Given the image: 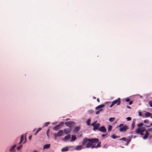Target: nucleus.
Listing matches in <instances>:
<instances>
[{"mask_svg":"<svg viewBox=\"0 0 152 152\" xmlns=\"http://www.w3.org/2000/svg\"><path fill=\"white\" fill-rule=\"evenodd\" d=\"M68 151V148L67 147H66L62 148L61 150L62 152L67 151Z\"/></svg>","mask_w":152,"mask_h":152,"instance_id":"18","label":"nucleus"},{"mask_svg":"<svg viewBox=\"0 0 152 152\" xmlns=\"http://www.w3.org/2000/svg\"><path fill=\"white\" fill-rule=\"evenodd\" d=\"M59 125H56L53 128V129L54 130H57L59 129Z\"/></svg>","mask_w":152,"mask_h":152,"instance_id":"19","label":"nucleus"},{"mask_svg":"<svg viewBox=\"0 0 152 152\" xmlns=\"http://www.w3.org/2000/svg\"><path fill=\"white\" fill-rule=\"evenodd\" d=\"M31 137L32 136H29L28 137V138L29 139H31Z\"/></svg>","mask_w":152,"mask_h":152,"instance_id":"54","label":"nucleus"},{"mask_svg":"<svg viewBox=\"0 0 152 152\" xmlns=\"http://www.w3.org/2000/svg\"><path fill=\"white\" fill-rule=\"evenodd\" d=\"M38 132H37V131H36V132L34 134L35 135L36 134L38 133Z\"/></svg>","mask_w":152,"mask_h":152,"instance_id":"55","label":"nucleus"},{"mask_svg":"<svg viewBox=\"0 0 152 152\" xmlns=\"http://www.w3.org/2000/svg\"><path fill=\"white\" fill-rule=\"evenodd\" d=\"M148 131H152V127L151 128H149L148 129Z\"/></svg>","mask_w":152,"mask_h":152,"instance_id":"43","label":"nucleus"},{"mask_svg":"<svg viewBox=\"0 0 152 152\" xmlns=\"http://www.w3.org/2000/svg\"><path fill=\"white\" fill-rule=\"evenodd\" d=\"M69 120V118H67V119H66V121H67V120Z\"/></svg>","mask_w":152,"mask_h":152,"instance_id":"58","label":"nucleus"},{"mask_svg":"<svg viewBox=\"0 0 152 152\" xmlns=\"http://www.w3.org/2000/svg\"><path fill=\"white\" fill-rule=\"evenodd\" d=\"M100 124L99 123L96 124L93 128V130L94 131L96 129L98 130V129L99 128V127L100 126Z\"/></svg>","mask_w":152,"mask_h":152,"instance_id":"9","label":"nucleus"},{"mask_svg":"<svg viewBox=\"0 0 152 152\" xmlns=\"http://www.w3.org/2000/svg\"><path fill=\"white\" fill-rule=\"evenodd\" d=\"M93 99H96V98L94 96V97H93Z\"/></svg>","mask_w":152,"mask_h":152,"instance_id":"59","label":"nucleus"},{"mask_svg":"<svg viewBox=\"0 0 152 152\" xmlns=\"http://www.w3.org/2000/svg\"><path fill=\"white\" fill-rule=\"evenodd\" d=\"M22 147V145H20L19 146H18L17 147V149L18 150H19L20 149V148Z\"/></svg>","mask_w":152,"mask_h":152,"instance_id":"31","label":"nucleus"},{"mask_svg":"<svg viewBox=\"0 0 152 152\" xmlns=\"http://www.w3.org/2000/svg\"><path fill=\"white\" fill-rule=\"evenodd\" d=\"M16 146V145H13L10 150V152L14 151Z\"/></svg>","mask_w":152,"mask_h":152,"instance_id":"17","label":"nucleus"},{"mask_svg":"<svg viewBox=\"0 0 152 152\" xmlns=\"http://www.w3.org/2000/svg\"><path fill=\"white\" fill-rule=\"evenodd\" d=\"M90 142H88L86 145V148H89L91 147L92 145V144Z\"/></svg>","mask_w":152,"mask_h":152,"instance_id":"13","label":"nucleus"},{"mask_svg":"<svg viewBox=\"0 0 152 152\" xmlns=\"http://www.w3.org/2000/svg\"><path fill=\"white\" fill-rule=\"evenodd\" d=\"M98 130L103 132H106V129L104 126H102L100 127L98 129Z\"/></svg>","mask_w":152,"mask_h":152,"instance_id":"6","label":"nucleus"},{"mask_svg":"<svg viewBox=\"0 0 152 152\" xmlns=\"http://www.w3.org/2000/svg\"><path fill=\"white\" fill-rule=\"evenodd\" d=\"M143 122L144 123H148V120L147 119H145L144 121Z\"/></svg>","mask_w":152,"mask_h":152,"instance_id":"40","label":"nucleus"},{"mask_svg":"<svg viewBox=\"0 0 152 152\" xmlns=\"http://www.w3.org/2000/svg\"><path fill=\"white\" fill-rule=\"evenodd\" d=\"M112 126L110 125H109L108 126V131H110L112 130Z\"/></svg>","mask_w":152,"mask_h":152,"instance_id":"27","label":"nucleus"},{"mask_svg":"<svg viewBox=\"0 0 152 152\" xmlns=\"http://www.w3.org/2000/svg\"><path fill=\"white\" fill-rule=\"evenodd\" d=\"M49 129H48L47 132V135L48 136V133L49 132Z\"/></svg>","mask_w":152,"mask_h":152,"instance_id":"50","label":"nucleus"},{"mask_svg":"<svg viewBox=\"0 0 152 152\" xmlns=\"http://www.w3.org/2000/svg\"><path fill=\"white\" fill-rule=\"evenodd\" d=\"M143 132H141L139 134H140L141 135H143Z\"/></svg>","mask_w":152,"mask_h":152,"instance_id":"49","label":"nucleus"},{"mask_svg":"<svg viewBox=\"0 0 152 152\" xmlns=\"http://www.w3.org/2000/svg\"><path fill=\"white\" fill-rule=\"evenodd\" d=\"M42 129L41 128H39L37 129V131L39 132V131H40Z\"/></svg>","mask_w":152,"mask_h":152,"instance_id":"41","label":"nucleus"},{"mask_svg":"<svg viewBox=\"0 0 152 152\" xmlns=\"http://www.w3.org/2000/svg\"><path fill=\"white\" fill-rule=\"evenodd\" d=\"M152 126V122L151 123V124H150V126H147L148 127H150L151 126Z\"/></svg>","mask_w":152,"mask_h":152,"instance_id":"52","label":"nucleus"},{"mask_svg":"<svg viewBox=\"0 0 152 152\" xmlns=\"http://www.w3.org/2000/svg\"><path fill=\"white\" fill-rule=\"evenodd\" d=\"M99 140L98 139H88L86 137L84 138L82 142V145H84L88 141H89L91 142H98Z\"/></svg>","mask_w":152,"mask_h":152,"instance_id":"1","label":"nucleus"},{"mask_svg":"<svg viewBox=\"0 0 152 152\" xmlns=\"http://www.w3.org/2000/svg\"><path fill=\"white\" fill-rule=\"evenodd\" d=\"M97 101L98 102H100V100H99V98H97Z\"/></svg>","mask_w":152,"mask_h":152,"instance_id":"48","label":"nucleus"},{"mask_svg":"<svg viewBox=\"0 0 152 152\" xmlns=\"http://www.w3.org/2000/svg\"><path fill=\"white\" fill-rule=\"evenodd\" d=\"M124 124H121L119 125V127H122V126H123Z\"/></svg>","mask_w":152,"mask_h":152,"instance_id":"42","label":"nucleus"},{"mask_svg":"<svg viewBox=\"0 0 152 152\" xmlns=\"http://www.w3.org/2000/svg\"><path fill=\"white\" fill-rule=\"evenodd\" d=\"M145 130V128L142 127V128H138L136 130V133L137 134H139L141 132H144Z\"/></svg>","mask_w":152,"mask_h":152,"instance_id":"4","label":"nucleus"},{"mask_svg":"<svg viewBox=\"0 0 152 152\" xmlns=\"http://www.w3.org/2000/svg\"><path fill=\"white\" fill-rule=\"evenodd\" d=\"M126 119L127 121H129L131 120V118L129 117H127Z\"/></svg>","mask_w":152,"mask_h":152,"instance_id":"34","label":"nucleus"},{"mask_svg":"<svg viewBox=\"0 0 152 152\" xmlns=\"http://www.w3.org/2000/svg\"><path fill=\"white\" fill-rule=\"evenodd\" d=\"M64 123L63 122H61V123H60L58 125H59V126H63L64 125Z\"/></svg>","mask_w":152,"mask_h":152,"instance_id":"36","label":"nucleus"},{"mask_svg":"<svg viewBox=\"0 0 152 152\" xmlns=\"http://www.w3.org/2000/svg\"><path fill=\"white\" fill-rule=\"evenodd\" d=\"M135 120L134 119L133 120V121L132 122V125H131V129H132V130L134 127L135 125Z\"/></svg>","mask_w":152,"mask_h":152,"instance_id":"22","label":"nucleus"},{"mask_svg":"<svg viewBox=\"0 0 152 152\" xmlns=\"http://www.w3.org/2000/svg\"><path fill=\"white\" fill-rule=\"evenodd\" d=\"M131 140L129 138V139H127L126 141V145H127L128 144H129L130 141H131Z\"/></svg>","mask_w":152,"mask_h":152,"instance_id":"26","label":"nucleus"},{"mask_svg":"<svg viewBox=\"0 0 152 152\" xmlns=\"http://www.w3.org/2000/svg\"><path fill=\"white\" fill-rule=\"evenodd\" d=\"M89 113H91L93 112V111L92 110H90L88 111Z\"/></svg>","mask_w":152,"mask_h":152,"instance_id":"39","label":"nucleus"},{"mask_svg":"<svg viewBox=\"0 0 152 152\" xmlns=\"http://www.w3.org/2000/svg\"><path fill=\"white\" fill-rule=\"evenodd\" d=\"M149 135V133L148 131L146 130V133H145V136L144 137H143V138L144 140L147 139V138L148 137Z\"/></svg>","mask_w":152,"mask_h":152,"instance_id":"10","label":"nucleus"},{"mask_svg":"<svg viewBox=\"0 0 152 152\" xmlns=\"http://www.w3.org/2000/svg\"><path fill=\"white\" fill-rule=\"evenodd\" d=\"M71 136L70 134H68L65 137L64 139L65 140H68L70 139Z\"/></svg>","mask_w":152,"mask_h":152,"instance_id":"21","label":"nucleus"},{"mask_svg":"<svg viewBox=\"0 0 152 152\" xmlns=\"http://www.w3.org/2000/svg\"><path fill=\"white\" fill-rule=\"evenodd\" d=\"M80 130V127L78 126H76L74 129V132H77L79 131Z\"/></svg>","mask_w":152,"mask_h":152,"instance_id":"16","label":"nucleus"},{"mask_svg":"<svg viewBox=\"0 0 152 152\" xmlns=\"http://www.w3.org/2000/svg\"><path fill=\"white\" fill-rule=\"evenodd\" d=\"M91 148L93 149L95 148V146L94 145H93L91 146Z\"/></svg>","mask_w":152,"mask_h":152,"instance_id":"47","label":"nucleus"},{"mask_svg":"<svg viewBox=\"0 0 152 152\" xmlns=\"http://www.w3.org/2000/svg\"><path fill=\"white\" fill-rule=\"evenodd\" d=\"M132 103V101H130L129 102V105H131Z\"/></svg>","mask_w":152,"mask_h":152,"instance_id":"44","label":"nucleus"},{"mask_svg":"<svg viewBox=\"0 0 152 152\" xmlns=\"http://www.w3.org/2000/svg\"><path fill=\"white\" fill-rule=\"evenodd\" d=\"M96 122H97V121H94L93 123H94V124H96Z\"/></svg>","mask_w":152,"mask_h":152,"instance_id":"56","label":"nucleus"},{"mask_svg":"<svg viewBox=\"0 0 152 152\" xmlns=\"http://www.w3.org/2000/svg\"><path fill=\"white\" fill-rule=\"evenodd\" d=\"M83 149V147L82 145H77L75 148L76 150H80Z\"/></svg>","mask_w":152,"mask_h":152,"instance_id":"12","label":"nucleus"},{"mask_svg":"<svg viewBox=\"0 0 152 152\" xmlns=\"http://www.w3.org/2000/svg\"><path fill=\"white\" fill-rule=\"evenodd\" d=\"M50 147V144H46L43 147V149L48 148Z\"/></svg>","mask_w":152,"mask_h":152,"instance_id":"23","label":"nucleus"},{"mask_svg":"<svg viewBox=\"0 0 152 152\" xmlns=\"http://www.w3.org/2000/svg\"><path fill=\"white\" fill-rule=\"evenodd\" d=\"M151 118H152V114L151 115Z\"/></svg>","mask_w":152,"mask_h":152,"instance_id":"60","label":"nucleus"},{"mask_svg":"<svg viewBox=\"0 0 152 152\" xmlns=\"http://www.w3.org/2000/svg\"><path fill=\"white\" fill-rule=\"evenodd\" d=\"M107 134H103L102 135V136L103 137H104V136H105L106 135H107Z\"/></svg>","mask_w":152,"mask_h":152,"instance_id":"45","label":"nucleus"},{"mask_svg":"<svg viewBox=\"0 0 152 152\" xmlns=\"http://www.w3.org/2000/svg\"><path fill=\"white\" fill-rule=\"evenodd\" d=\"M100 144H101V142H99L98 144L97 145L95 146V148H97L100 147L101 146Z\"/></svg>","mask_w":152,"mask_h":152,"instance_id":"32","label":"nucleus"},{"mask_svg":"<svg viewBox=\"0 0 152 152\" xmlns=\"http://www.w3.org/2000/svg\"><path fill=\"white\" fill-rule=\"evenodd\" d=\"M121 102V99L120 98H118L117 100L113 101L112 102V104L110 105V107H112L115 104H117V105H119Z\"/></svg>","mask_w":152,"mask_h":152,"instance_id":"2","label":"nucleus"},{"mask_svg":"<svg viewBox=\"0 0 152 152\" xmlns=\"http://www.w3.org/2000/svg\"><path fill=\"white\" fill-rule=\"evenodd\" d=\"M149 106L150 107H152V101H150L148 102Z\"/></svg>","mask_w":152,"mask_h":152,"instance_id":"33","label":"nucleus"},{"mask_svg":"<svg viewBox=\"0 0 152 152\" xmlns=\"http://www.w3.org/2000/svg\"><path fill=\"white\" fill-rule=\"evenodd\" d=\"M72 129V127H69L68 128L64 129V133L66 134L69 133L71 132Z\"/></svg>","mask_w":152,"mask_h":152,"instance_id":"7","label":"nucleus"},{"mask_svg":"<svg viewBox=\"0 0 152 152\" xmlns=\"http://www.w3.org/2000/svg\"><path fill=\"white\" fill-rule=\"evenodd\" d=\"M35 129L33 130L34 131L35 130Z\"/></svg>","mask_w":152,"mask_h":152,"instance_id":"62","label":"nucleus"},{"mask_svg":"<svg viewBox=\"0 0 152 152\" xmlns=\"http://www.w3.org/2000/svg\"><path fill=\"white\" fill-rule=\"evenodd\" d=\"M63 134V131L62 130H60L57 133V134L56 133H55L54 134V136L55 137V140H56L57 137L58 136H60L62 135Z\"/></svg>","mask_w":152,"mask_h":152,"instance_id":"3","label":"nucleus"},{"mask_svg":"<svg viewBox=\"0 0 152 152\" xmlns=\"http://www.w3.org/2000/svg\"><path fill=\"white\" fill-rule=\"evenodd\" d=\"M146 126V127H148L147 126Z\"/></svg>","mask_w":152,"mask_h":152,"instance_id":"61","label":"nucleus"},{"mask_svg":"<svg viewBox=\"0 0 152 152\" xmlns=\"http://www.w3.org/2000/svg\"><path fill=\"white\" fill-rule=\"evenodd\" d=\"M102 110V109H100L99 111H98L96 112V114L97 115L99 113L100 111H101Z\"/></svg>","mask_w":152,"mask_h":152,"instance_id":"37","label":"nucleus"},{"mask_svg":"<svg viewBox=\"0 0 152 152\" xmlns=\"http://www.w3.org/2000/svg\"><path fill=\"white\" fill-rule=\"evenodd\" d=\"M23 139H24V135H23V134H22L21 136L20 141L19 143V144H20L22 142L23 140Z\"/></svg>","mask_w":152,"mask_h":152,"instance_id":"20","label":"nucleus"},{"mask_svg":"<svg viewBox=\"0 0 152 152\" xmlns=\"http://www.w3.org/2000/svg\"><path fill=\"white\" fill-rule=\"evenodd\" d=\"M33 152H38L36 150H35V151H33Z\"/></svg>","mask_w":152,"mask_h":152,"instance_id":"57","label":"nucleus"},{"mask_svg":"<svg viewBox=\"0 0 152 152\" xmlns=\"http://www.w3.org/2000/svg\"><path fill=\"white\" fill-rule=\"evenodd\" d=\"M143 124L142 123H140L137 125V126L138 127H140L142 126Z\"/></svg>","mask_w":152,"mask_h":152,"instance_id":"29","label":"nucleus"},{"mask_svg":"<svg viewBox=\"0 0 152 152\" xmlns=\"http://www.w3.org/2000/svg\"><path fill=\"white\" fill-rule=\"evenodd\" d=\"M74 123H75V122H74L69 121H67V122H65L64 123V124L67 126H69V127H71L72 125Z\"/></svg>","mask_w":152,"mask_h":152,"instance_id":"8","label":"nucleus"},{"mask_svg":"<svg viewBox=\"0 0 152 152\" xmlns=\"http://www.w3.org/2000/svg\"><path fill=\"white\" fill-rule=\"evenodd\" d=\"M96 124H94V123H92L91 124V125L92 126H93V127H94V126Z\"/></svg>","mask_w":152,"mask_h":152,"instance_id":"46","label":"nucleus"},{"mask_svg":"<svg viewBox=\"0 0 152 152\" xmlns=\"http://www.w3.org/2000/svg\"><path fill=\"white\" fill-rule=\"evenodd\" d=\"M139 114L140 116H141L142 115V114L140 112H139Z\"/></svg>","mask_w":152,"mask_h":152,"instance_id":"51","label":"nucleus"},{"mask_svg":"<svg viewBox=\"0 0 152 152\" xmlns=\"http://www.w3.org/2000/svg\"><path fill=\"white\" fill-rule=\"evenodd\" d=\"M115 119V118H109V121L110 122H113Z\"/></svg>","mask_w":152,"mask_h":152,"instance_id":"30","label":"nucleus"},{"mask_svg":"<svg viewBox=\"0 0 152 152\" xmlns=\"http://www.w3.org/2000/svg\"><path fill=\"white\" fill-rule=\"evenodd\" d=\"M50 123L49 122H46L45 123V126H47Z\"/></svg>","mask_w":152,"mask_h":152,"instance_id":"38","label":"nucleus"},{"mask_svg":"<svg viewBox=\"0 0 152 152\" xmlns=\"http://www.w3.org/2000/svg\"><path fill=\"white\" fill-rule=\"evenodd\" d=\"M104 104H103L100 105H99V106H97V107H96L95 109L96 110H98L99 109H100V108H102L104 107Z\"/></svg>","mask_w":152,"mask_h":152,"instance_id":"14","label":"nucleus"},{"mask_svg":"<svg viewBox=\"0 0 152 152\" xmlns=\"http://www.w3.org/2000/svg\"><path fill=\"white\" fill-rule=\"evenodd\" d=\"M129 128L126 125H125L123 127H121L120 129V130L121 132H125L127 129H128Z\"/></svg>","mask_w":152,"mask_h":152,"instance_id":"5","label":"nucleus"},{"mask_svg":"<svg viewBox=\"0 0 152 152\" xmlns=\"http://www.w3.org/2000/svg\"><path fill=\"white\" fill-rule=\"evenodd\" d=\"M127 107L128 108H129V109H131V107H129V106H127Z\"/></svg>","mask_w":152,"mask_h":152,"instance_id":"53","label":"nucleus"},{"mask_svg":"<svg viewBox=\"0 0 152 152\" xmlns=\"http://www.w3.org/2000/svg\"><path fill=\"white\" fill-rule=\"evenodd\" d=\"M91 121V119L90 118H89L88 119L87 121H86V123L87 125L89 126L90 125V122Z\"/></svg>","mask_w":152,"mask_h":152,"instance_id":"25","label":"nucleus"},{"mask_svg":"<svg viewBox=\"0 0 152 152\" xmlns=\"http://www.w3.org/2000/svg\"><path fill=\"white\" fill-rule=\"evenodd\" d=\"M124 100L125 101H126V102H128L129 101L130 99L129 98H125L124 99Z\"/></svg>","mask_w":152,"mask_h":152,"instance_id":"35","label":"nucleus"},{"mask_svg":"<svg viewBox=\"0 0 152 152\" xmlns=\"http://www.w3.org/2000/svg\"><path fill=\"white\" fill-rule=\"evenodd\" d=\"M151 113L148 112H146L145 114V115L146 117H150L151 116Z\"/></svg>","mask_w":152,"mask_h":152,"instance_id":"15","label":"nucleus"},{"mask_svg":"<svg viewBox=\"0 0 152 152\" xmlns=\"http://www.w3.org/2000/svg\"><path fill=\"white\" fill-rule=\"evenodd\" d=\"M111 137L113 139H115L116 138L120 137L119 136H116L114 134H113L111 135Z\"/></svg>","mask_w":152,"mask_h":152,"instance_id":"24","label":"nucleus"},{"mask_svg":"<svg viewBox=\"0 0 152 152\" xmlns=\"http://www.w3.org/2000/svg\"><path fill=\"white\" fill-rule=\"evenodd\" d=\"M127 139L126 138L124 137H123L122 138L120 139L119 140H123V141L126 142V140H127Z\"/></svg>","mask_w":152,"mask_h":152,"instance_id":"28","label":"nucleus"},{"mask_svg":"<svg viewBox=\"0 0 152 152\" xmlns=\"http://www.w3.org/2000/svg\"><path fill=\"white\" fill-rule=\"evenodd\" d=\"M76 139V137L75 135H72L71 138L70 140L71 142L75 141Z\"/></svg>","mask_w":152,"mask_h":152,"instance_id":"11","label":"nucleus"}]
</instances>
